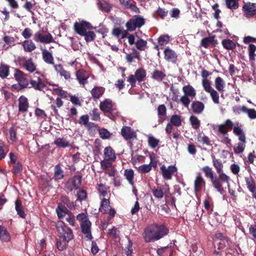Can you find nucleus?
I'll use <instances>...</instances> for the list:
<instances>
[{
    "mask_svg": "<svg viewBox=\"0 0 256 256\" xmlns=\"http://www.w3.org/2000/svg\"><path fill=\"white\" fill-rule=\"evenodd\" d=\"M92 120L94 121H99L100 119V113L97 108H94L90 114Z\"/></svg>",
    "mask_w": 256,
    "mask_h": 256,
    "instance_id": "64",
    "label": "nucleus"
},
{
    "mask_svg": "<svg viewBox=\"0 0 256 256\" xmlns=\"http://www.w3.org/2000/svg\"><path fill=\"white\" fill-rule=\"evenodd\" d=\"M54 144L57 146L62 148H65L70 146L69 142L66 138H56L54 140Z\"/></svg>",
    "mask_w": 256,
    "mask_h": 256,
    "instance_id": "39",
    "label": "nucleus"
},
{
    "mask_svg": "<svg viewBox=\"0 0 256 256\" xmlns=\"http://www.w3.org/2000/svg\"><path fill=\"white\" fill-rule=\"evenodd\" d=\"M133 19L137 28H140L145 23L144 19L140 16H134Z\"/></svg>",
    "mask_w": 256,
    "mask_h": 256,
    "instance_id": "59",
    "label": "nucleus"
},
{
    "mask_svg": "<svg viewBox=\"0 0 256 256\" xmlns=\"http://www.w3.org/2000/svg\"><path fill=\"white\" fill-rule=\"evenodd\" d=\"M40 50L44 61L48 64H54V62L52 53L44 48H40Z\"/></svg>",
    "mask_w": 256,
    "mask_h": 256,
    "instance_id": "24",
    "label": "nucleus"
},
{
    "mask_svg": "<svg viewBox=\"0 0 256 256\" xmlns=\"http://www.w3.org/2000/svg\"><path fill=\"white\" fill-rule=\"evenodd\" d=\"M82 176L75 175L68 180L65 184V188L70 191L77 190L82 184Z\"/></svg>",
    "mask_w": 256,
    "mask_h": 256,
    "instance_id": "13",
    "label": "nucleus"
},
{
    "mask_svg": "<svg viewBox=\"0 0 256 256\" xmlns=\"http://www.w3.org/2000/svg\"><path fill=\"white\" fill-rule=\"evenodd\" d=\"M74 28L76 32L80 36L84 34L87 31L92 30L93 26L90 22L85 20L76 22L74 25Z\"/></svg>",
    "mask_w": 256,
    "mask_h": 256,
    "instance_id": "10",
    "label": "nucleus"
},
{
    "mask_svg": "<svg viewBox=\"0 0 256 256\" xmlns=\"http://www.w3.org/2000/svg\"><path fill=\"white\" fill-rule=\"evenodd\" d=\"M9 69L8 66L2 64L0 66V77L2 78H6L9 74Z\"/></svg>",
    "mask_w": 256,
    "mask_h": 256,
    "instance_id": "50",
    "label": "nucleus"
},
{
    "mask_svg": "<svg viewBox=\"0 0 256 256\" xmlns=\"http://www.w3.org/2000/svg\"><path fill=\"white\" fill-rule=\"evenodd\" d=\"M114 162L104 158L100 162L101 168L104 170H108L110 168H112Z\"/></svg>",
    "mask_w": 256,
    "mask_h": 256,
    "instance_id": "52",
    "label": "nucleus"
},
{
    "mask_svg": "<svg viewBox=\"0 0 256 256\" xmlns=\"http://www.w3.org/2000/svg\"><path fill=\"white\" fill-rule=\"evenodd\" d=\"M64 178V171L60 164H57L54 167V178L56 180H62Z\"/></svg>",
    "mask_w": 256,
    "mask_h": 256,
    "instance_id": "42",
    "label": "nucleus"
},
{
    "mask_svg": "<svg viewBox=\"0 0 256 256\" xmlns=\"http://www.w3.org/2000/svg\"><path fill=\"white\" fill-rule=\"evenodd\" d=\"M14 72V78L16 82L22 88H27L28 86V80L26 78V74L18 68H16Z\"/></svg>",
    "mask_w": 256,
    "mask_h": 256,
    "instance_id": "14",
    "label": "nucleus"
},
{
    "mask_svg": "<svg viewBox=\"0 0 256 256\" xmlns=\"http://www.w3.org/2000/svg\"><path fill=\"white\" fill-rule=\"evenodd\" d=\"M22 66L30 72H34L36 70V66L32 58L26 60L24 62Z\"/></svg>",
    "mask_w": 256,
    "mask_h": 256,
    "instance_id": "29",
    "label": "nucleus"
},
{
    "mask_svg": "<svg viewBox=\"0 0 256 256\" xmlns=\"http://www.w3.org/2000/svg\"><path fill=\"white\" fill-rule=\"evenodd\" d=\"M34 40L36 42L50 44L54 42L52 36L49 32L44 34L41 31L36 32L34 36Z\"/></svg>",
    "mask_w": 256,
    "mask_h": 256,
    "instance_id": "12",
    "label": "nucleus"
},
{
    "mask_svg": "<svg viewBox=\"0 0 256 256\" xmlns=\"http://www.w3.org/2000/svg\"><path fill=\"white\" fill-rule=\"evenodd\" d=\"M123 52L125 54V59L127 62L130 64H132L136 60H140V52L135 48H132V52H127L125 50H123Z\"/></svg>",
    "mask_w": 256,
    "mask_h": 256,
    "instance_id": "17",
    "label": "nucleus"
},
{
    "mask_svg": "<svg viewBox=\"0 0 256 256\" xmlns=\"http://www.w3.org/2000/svg\"><path fill=\"white\" fill-rule=\"evenodd\" d=\"M112 34L116 38L120 37L121 38H124L127 36L128 32L127 30L118 27L112 30Z\"/></svg>",
    "mask_w": 256,
    "mask_h": 256,
    "instance_id": "36",
    "label": "nucleus"
},
{
    "mask_svg": "<svg viewBox=\"0 0 256 256\" xmlns=\"http://www.w3.org/2000/svg\"><path fill=\"white\" fill-rule=\"evenodd\" d=\"M166 108L164 104H160L157 108V114L159 124H162L166 119Z\"/></svg>",
    "mask_w": 256,
    "mask_h": 256,
    "instance_id": "25",
    "label": "nucleus"
},
{
    "mask_svg": "<svg viewBox=\"0 0 256 256\" xmlns=\"http://www.w3.org/2000/svg\"><path fill=\"white\" fill-rule=\"evenodd\" d=\"M198 141L202 143L203 144L206 146L211 145L210 140L208 136H206L204 134L201 132L198 136Z\"/></svg>",
    "mask_w": 256,
    "mask_h": 256,
    "instance_id": "46",
    "label": "nucleus"
},
{
    "mask_svg": "<svg viewBox=\"0 0 256 256\" xmlns=\"http://www.w3.org/2000/svg\"><path fill=\"white\" fill-rule=\"evenodd\" d=\"M54 88L52 90V94L58 96V97L60 98L61 99H67L69 96V94L67 92L63 90L62 88L58 87L56 84L53 85Z\"/></svg>",
    "mask_w": 256,
    "mask_h": 256,
    "instance_id": "27",
    "label": "nucleus"
},
{
    "mask_svg": "<svg viewBox=\"0 0 256 256\" xmlns=\"http://www.w3.org/2000/svg\"><path fill=\"white\" fill-rule=\"evenodd\" d=\"M56 228L64 241L69 242L73 238L74 234L72 229L68 226L64 222L58 221L56 224Z\"/></svg>",
    "mask_w": 256,
    "mask_h": 256,
    "instance_id": "6",
    "label": "nucleus"
},
{
    "mask_svg": "<svg viewBox=\"0 0 256 256\" xmlns=\"http://www.w3.org/2000/svg\"><path fill=\"white\" fill-rule=\"evenodd\" d=\"M213 186L221 194L222 193L223 188L222 186V182H224V174L222 175V177L220 178L219 174L218 178H214L212 180H211Z\"/></svg>",
    "mask_w": 256,
    "mask_h": 256,
    "instance_id": "31",
    "label": "nucleus"
},
{
    "mask_svg": "<svg viewBox=\"0 0 256 256\" xmlns=\"http://www.w3.org/2000/svg\"><path fill=\"white\" fill-rule=\"evenodd\" d=\"M15 208L16 211L17 212V214L20 217L23 218H26V215L24 210L23 206L20 200H16Z\"/></svg>",
    "mask_w": 256,
    "mask_h": 256,
    "instance_id": "38",
    "label": "nucleus"
},
{
    "mask_svg": "<svg viewBox=\"0 0 256 256\" xmlns=\"http://www.w3.org/2000/svg\"><path fill=\"white\" fill-rule=\"evenodd\" d=\"M126 30H127V32H128V31H130V32L134 31L137 28L136 25V23L134 22V20L133 18L130 19L126 23Z\"/></svg>",
    "mask_w": 256,
    "mask_h": 256,
    "instance_id": "61",
    "label": "nucleus"
},
{
    "mask_svg": "<svg viewBox=\"0 0 256 256\" xmlns=\"http://www.w3.org/2000/svg\"><path fill=\"white\" fill-rule=\"evenodd\" d=\"M108 188L106 186L102 183L98 184L97 190L100 194V196H102L103 198L107 195L108 190Z\"/></svg>",
    "mask_w": 256,
    "mask_h": 256,
    "instance_id": "53",
    "label": "nucleus"
},
{
    "mask_svg": "<svg viewBox=\"0 0 256 256\" xmlns=\"http://www.w3.org/2000/svg\"><path fill=\"white\" fill-rule=\"evenodd\" d=\"M122 136L126 140L136 138V132L129 126H124L121 130Z\"/></svg>",
    "mask_w": 256,
    "mask_h": 256,
    "instance_id": "23",
    "label": "nucleus"
},
{
    "mask_svg": "<svg viewBox=\"0 0 256 256\" xmlns=\"http://www.w3.org/2000/svg\"><path fill=\"white\" fill-rule=\"evenodd\" d=\"M192 112L196 114H200L204 108V104L200 101H194L191 105Z\"/></svg>",
    "mask_w": 256,
    "mask_h": 256,
    "instance_id": "30",
    "label": "nucleus"
},
{
    "mask_svg": "<svg viewBox=\"0 0 256 256\" xmlns=\"http://www.w3.org/2000/svg\"><path fill=\"white\" fill-rule=\"evenodd\" d=\"M202 85L204 90L209 93L214 104H219V94L211 86V82L208 80H202Z\"/></svg>",
    "mask_w": 256,
    "mask_h": 256,
    "instance_id": "9",
    "label": "nucleus"
},
{
    "mask_svg": "<svg viewBox=\"0 0 256 256\" xmlns=\"http://www.w3.org/2000/svg\"><path fill=\"white\" fill-rule=\"evenodd\" d=\"M99 211L102 214H108V220L113 218L116 213L115 210L110 206V198H102V199Z\"/></svg>",
    "mask_w": 256,
    "mask_h": 256,
    "instance_id": "8",
    "label": "nucleus"
},
{
    "mask_svg": "<svg viewBox=\"0 0 256 256\" xmlns=\"http://www.w3.org/2000/svg\"><path fill=\"white\" fill-rule=\"evenodd\" d=\"M217 44V40L215 39V36H212L202 38L200 42V45L204 48H208L210 45L215 46Z\"/></svg>",
    "mask_w": 256,
    "mask_h": 256,
    "instance_id": "28",
    "label": "nucleus"
},
{
    "mask_svg": "<svg viewBox=\"0 0 256 256\" xmlns=\"http://www.w3.org/2000/svg\"><path fill=\"white\" fill-rule=\"evenodd\" d=\"M91 225L92 224L90 220L84 222L80 224L82 232L87 240H92V238L90 231Z\"/></svg>",
    "mask_w": 256,
    "mask_h": 256,
    "instance_id": "20",
    "label": "nucleus"
},
{
    "mask_svg": "<svg viewBox=\"0 0 256 256\" xmlns=\"http://www.w3.org/2000/svg\"><path fill=\"white\" fill-rule=\"evenodd\" d=\"M205 184L204 180L200 174H198L194 180L195 191H200Z\"/></svg>",
    "mask_w": 256,
    "mask_h": 256,
    "instance_id": "33",
    "label": "nucleus"
},
{
    "mask_svg": "<svg viewBox=\"0 0 256 256\" xmlns=\"http://www.w3.org/2000/svg\"><path fill=\"white\" fill-rule=\"evenodd\" d=\"M0 239L5 242L10 240V236L6 228L2 226H0Z\"/></svg>",
    "mask_w": 256,
    "mask_h": 256,
    "instance_id": "40",
    "label": "nucleus"
},
{
    "mask_svg": "<svg viewBox=\"0 0 256 256\" xmlns=\"http://www.w3.org/2000/svg\"><path fill=\"white\" fill-rule=\"evenodd\" d=\"M43 75L40 72H35L30 78L31 86L35 90L42 91L46 87L42 80Z\"/></svg>",
    "mask_w": 256,
    "mask_h": 256,
    "instance_id": "7",
    "label": "nucleus"
},
{
    "mask_svg": "<svg viewBox=\"0 0 256 256\" xmlns=\"http://www.w3.org/2000/svg\"><path fill=\"white\" fill-rule=\"evenodd\" d=\"M103 158L114 162L116 161V154L112 147L108 146L104 148Z\"/></svg>",
    "mask_w": 256,
    "mask_h": 256,
    "instance_id": "21",
    "label": "nucleus"
},
{
    "mask_svg": "<svg viewBox=\"0 0 256 256\" xmlns=\"http://www.w3.org/2000/svg\"><path fill=\"white\" fill-rule=\"evenodd\" d=\"M124 176L126 177V179L129 182V183L134 186V172L131 169H126L124 172Z\"/></svg>",
    "mask_w": 256,
    "mask_h": 256,
    "instance_id": "43",
    "label": "nucleus"
},
{
    "mask_svg": "<svg viewBox=\"0 0 256 256\" xmlns=\"http://www.w3.org/2000/svg\"><path fill=\"white\" fill-rule=\"evenodd\" d=\"M29 102L28 98L21 96L18 98V110L19 113H25L28 111Z\"/></svg>",
    "mask_w": 256,
    "mask_h": 256,
    "instance_id": "18",
    "label": "nucleus"
},
{
    "mask_svg": "<svg viewBox=\"0 0 256 256\" xmlns=\"http://www.w3.org/2000/svg\"><path fill=\"white\" fill-rule=\"evenodd\" d=\"M56 71L61 76L64 77L66 80H68L70 78V74L69 72L65 70L62 66L60 64L54 66Z\"/></svg>",
    "mask_w": 256,
    "mask_h": 256,
    "instance_id": "32",
    "label": "nucleus"
},
{
    "mask_svg": "<svg viewBox=\"0 0 256 256\" xmlns=\"http://www.w3.org/2000/svg\"><path fill=\"white\" fill-rule=\"evenodd\" d=\"M212 163L217 172L220 175V178H221L222 177V175L224 174L222 172L223 164L222 162L220 160L214 158L212 160Z\"/></svg>",
    "mask_w": 256,
    "mask_h": 256,
    "instance_id": "37",
    "label": "nucleus"
},
{
    "mask_svg": "<svg viewBox=\"0 0 256 256\" xmlns=\"http://www.w3.org/2000/svg\"><path fill=\"white\" fill-rule=\"evenodd\" d=\"M215 237L217 240L215 241L216 246H215L216 249L214 252L216 254H219L220 256H222L224 244L220 241L222 242L223 235L221 233H218L216 234Z\"/></svg>",
    "mask_w": 256,
    "mask_h": 256,
    "instance_id": "19",
    "label": "nucleus"
},
{
    "mask_svg": "<svg viewBox=\"0 0 256 256\" xmlns=\"http://www.w3.org/2000/svg\"><path fill=\"white\" fill-rule=\"evenodd\" d=\"M151 77L154 80L158 82H162L166 77L164 71H160L157 69L154 70L152 73Z\"/></svg>",
    "mask_w": 256,
    "mask_h": 256,
    "instance_id": "34",
    "label": "nucleus"
},
{
    "mask_svg": "<svg viewBox=\"0 0 256 256\" xmlns=\"http://www.w3.org/2000/svg\"><path fill=\"white\" fill-rule=\"evenodd\" d=\"M149 157L150 159L149 164L152 166V168H156L158 162V156L154 152H149Z\"/></svg>",
    "mask_w": 256,
    "mask_h": 256,
    "instance_id": "51",
    "label": "nucleus"
},
{
    "mask_svg": "<svg viewBox=\"0 0 256 256\" xmlns=\"http://www.w3.org/2000/svg\"><path fill=\"white\" fill-rule=\"evenodd\" d=\"M164 58L168 62H171L175 64L178 60V54L176 52L170 48V47H166L164 51Z\"/></svg>",
    "mask_w": 256,
    "mask_h": 256,
    "instance_id": "16",
    "label": "nucleus"
},
{
    "mask_svg": "<svg viewBox=\"0 0 256 256\" xmlns=\"http://www.w3.org/2000/svg\"><path fill=\"white\" fill-rule=\"evenodd\" d=\"M76 79L79 84L82 88L88 83V80L90 78V74L86 70L80 69L76 72Z\"/></svg>",
    "mask_w": 256,
    "mask_h": 256,
    "instance_id": "15",
    "label": "nucleus"
},
{
    "mask_svg": "<svg viewBox=\"0 0 256 256\" xmlns=\"http://www.w3.org/2000/svg\"><path fill=\"white\" fill-rule=\"evenodd\" d=\"M105 88L100 86H94L90 90L92 98L94 100H99L104 94Z\"/></svg>",
    "mask_w": 256,
    "mask_h": 256,
    "instance_id": "22",
    "label": "nucleus"
},
{
    "mask_svg": "<svg viewBox=\"0 0 256 256\" xmlns=\"http://www.w3.org/2000/svg\"><path fill=\"white\" fill-rule=\"evenodd\" d=\"M82 36H84V40L86 42H90L93 41L96 38V34L93 31H92V30H89L84 33V34H83Z\"/></svg>",
    "mask_w": 256,
    "mask_h": 256,
    "instance_id": "55",
    "label": "nucleus"
},
{
    "mask_svg": "<svg viewBox=\"0 0 256 256\" xmlns=\"http://www.w3.org/2000/svg\"><path fill=\"white\" fill-rule=\"evenodd\" d=\"M61 201L63 206H65L69 208H74V202L70 200L69 198L66 196H62L61 197Z\"/></svg>",
    "mask_w": 256,
    "mask_h": 256,
    "instance_id": "56",
    "label": "nucleus"
},
{
    "mask_svg": "<svg viewBox=\"0 0 256 256\" xmlns=\"http://www.w3.org/2000/svg\"><path fill=\"white\" fill-rule=\"evenodd\" d=\"M237 126L234 128V134L238 137L240 142L237 144L234 147V150L235 154H239L242 153L246 148V136L242 130L238 126V124H236Z\"/></svg>",
    "mask_w": 256,
    "mask_h": 256,
    "instance_id": "2",
    "label": "nucleus"
},
{
    "mask_svg": "<svg viewBox=\"0 0 256 256\" xmlns=\"http://www.w3.org/2000/svg\"><path fill=\"white\" fill-rule=\"evenodd\" d=\"M152 170V166L148 164H143L140 166L138 168V170L139 172L142 174L148 173Z\"/></svg>",
    "mask_w": 256,
    "mask_h": 256,
    "instance_id": "63",
    "label": "nucleus"
},
{
    "mask_svg": "<svg viewBox=\"0 0 256 256\" xmlns=\"http://www.w3.org/2000/svg\"><path fill=\"white\" fill-rule=\"evenodd\" d=\"M182 120L181 116L178 114H173L170 120V123L176 127H179L182 125Z\"/></svg>",
    "mask_w": 256,
    "mask_h": 256,
    "instance_id": "41",
    "label": "nucleus"
},
{
    "mask_svg": "<svg viewBox=\"0 0 256 256\" xmlns=\"http://www.w3.org/2000/svg\"><path fill=\"white\" fill-rule=\"evenodd\" d=\"M22 46L26 52H31L36 48V44L32 40H24L22 43Z\"/></svg>",
    "mask_w": 256,
    "mask_h": 256,
    "instance_id": "26",
    "label": "nucleus"
},
{
    "mask_svg": "<svg viewBox=\"0 0 256 256\" xmlns=\"http://www.w3.org/2000/svg\"><path fill=\"white\" fill-rule=\"evenodd\" d=\"M170 36L168 34L160 36L158 38V42L160 45L164 46L168 44L170 42Z\"/></svg>",
    "mask_w": 256,
    "mask_h": 256,
    "instance_id": "62",
    "label": "nucleus"
},
{
    "mask_svg": "<svg viewBox=\"0 0 256 256\" xmlns=\"http://www.w3.org/2000/svg\"><path fill=\"white\" fill-rule=\"evenodd\" d=\"M100 108L105 114H108V116L114 118L118 116V111L116 106L112 101L108 98L104 99L100 103Z\"/></svg>",
    "mask_w": 256,
    "mask_h": 256,
    "instance_id": "5",
    "label": "nucleus"
},
{
    "mask_svg": "<svg viewBox=\"0 0 256 256\" xmlns=\"http://www.w3.org/2000/svg\"><path fill=\"white\" fill-rule=\"evenodd\" d=\"M212 128L216 134H224V124H212Z\"/></svg>",
    "mask_w": 256,
    "mask_h": 256,
    "instance_id": "49",
    "label": "nucleus"
},
{
    "mask_svg": "<svg viewBox=\"0 0 256 256\" xmlns=\"http://www.w3.org/2000/svg\"><path fill=\"white\" fill-rule=\"evenodd\" d=\"M98 133L100 137L104 140L110 138L112 135V134L106 128L100 129Z\"/></svg>",
    "mask_w": 256,
    "mask_h": 256,
    "instance_id": "57",
    "label": "nucleus"
},
{
    "mask_svg": "<svg viewBox=\"0 0 256 256\" xmlns=\"http://www.w3.org/2000/svg\"><path fill=\"white\" fill-rule=\"evenodd\" d=\"M246 184L248 190L254 193L256 190V184L252 176L245 177Z\"/></svg>",
    "mask_w": 256,
    "mask_h": 256,
    "instance_id": "35",
    "label": "nucleus"
},
{
    "mask_svg": "<svg viewBox=\"0 0 256 256\" xmlns=\"http://www.w3.org/2000/svg\"><path fill=\"white\" fill-rule=\"evenodd\" d=\"M178 168L175 165H170L166 166L164 164L160 167V172L164 179L170 180L174 174L177 172Z\"/></svg>",
    "mask_w": 256,
    "mask_h": 256,
    "instance_id": "11",
    "label": "nucleus"
},
{
    "mask_svg": "<svg viewBox=\"0 0 256 256\" xmlns=\"http://www.w3.org/2000/svg\"><path fill=\"white\" fill-rule=\"evenodd\" d=\"M136 48L140 51L145 50L147 48V42L142 38H140L135 43Z\"/></svg>",
    "mask_w": 256,
    "mask_h": 256,
    "instance_id": "47",
    "label": "nucleus"
},
{
    "mask_svg": "<svg viewBox=\"0 0 256 256\" xmlns=\"http://www.w3.org/2000/svg\"><path fill=\"white\" fill-rule=\"evenodd\" d=\"M97 4L100 10L106 12H109L112 9L110 4L106 1H98Z\"/></svg>",
    "mask_w": 256,
    "mask_h": 256,
    "instance_id": "44",
    "label": "nucleus"
},
{
    "mask_svg": "<svg viewBox=\"0 0 256 256\" xmlns=\"http://www.w3.org/2000/svg\"><path fill=\"white\" fill-rule=\"evenodd\" d=\"M148 146L152 148H156L160 143V140L152 136H148Z\"/></svg>",
    "mask_w": 256,
    "mask_h": 256,
    "instance_id": "48",
    "label": "nucleus"
},
{
    "mask_svg": "<svg viewBox=\"0 0 256 256\" xmlns=\"http://www.w3.org/2000/svg\"><path fill=\"white\" fill-rule=\"evenodd\" d=\"M182 92L184 94L180 97V100L184 107L188 108L191 100L196 96V90L192 86L188 84L183 86Z\"/></svg>",
    "mask_w": 256,
    "mask_h": 256,
    "instance_id": "4",
    "label": "nucleus"
},
{
    "mask_svg": "<svg viewBox=\"0 0 256 256\" xmlns=\"http://www.w3.org/2000/svg\"><path fill=\"white\" fill-rule=\"evenodd\" d=\"M146 71L144 68H139L136 70L134 74H130L127 78V82L130 84L131 88H134L138 82L140 84L146 78Z\"/></svg>",
    "mask_w": 256,
    "mask_h": 256,
    "instance_id": "3",
    "label": "nucleus"
},
{
    "mask_svg": "<svg viewBox=\"0 0 256 256\" xmlns=\"http://www.w3.org/2000/svg\"><path fill=\"white\" fill-rule=\"evenodd\" d=\"M192 127L194 129H198L200 126V121L196 116H191L190 118Z\"/></svg>",
    "mask_w": 256,
    "mask_h": 256,
    "instance_id": "60",
    "label": "nucleus"
},
{
    "mask_svg": "<svg viewBox=\"0 0 256 256\" xmlns=\"http://www.w3.org/2000/svg\"><path fill=\"white\" fill-rule=\"evenodd\" d=\"M244 113L248 114L251 120L256 119V110L254 108H243Z\"/></svg>",
    "mask_w": 256,
    "mask_h": 256,
    "instance_id": "58",
    "label": "nucleus"
},
{
    "mask_svg": "<svg viewBox=\"0 0 256 256\" xmlns=\"http://www.w3.org/2000/svg\"><path fill=\"white\" fill-rule=\"evenodd\" d=\"M225 2L228 8L232 10L237 9L239 6L237 0H225Z\"/></svg>",
    "mask_w": 256,
    "mask_h": 256,
    "instance_id": "54",
    "label": "nucleus"
},
{
    "mask_svg": "<svg viewBox=\"0 0 256 256\" xmlns=\"http://www.w3.org/2000/svg\"><path fill=\"white\" fill-rule=\"evenodd\" d=\"M202 170L207 178H209L210 180H213L214 178V172L212 168L208 166H205L202 168Z\"/></svg>",
    "mask_w": 256,
    "mask_h": 256,
    "instance_id": "45",
    "label": "nucleus"
},
{
    "mask_svg": "<svg viewBox=\"0 0 256 256\" xmlns=\"http://www.w3.org/2000/svg\"><path fill=\"white\" fill-rule=\"evenodd\" d=\"M168 233V230L163 226L154 224L144 229L142 236L146 242H150L160 240Z\"/></svg>",
    "mask_w": 256,
    "mask_h": 256,
    "instance_id": "1",
    "label": "nucleus"
}]
</instances>
